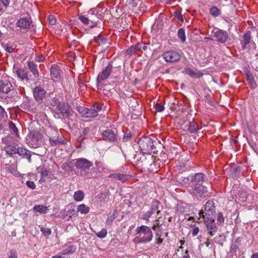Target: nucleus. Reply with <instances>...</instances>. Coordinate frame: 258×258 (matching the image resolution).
Returning a JSON list of instances; mask_svg holds the SVG:
<instances>
[{
	"instance_id": "nucleus-64",
	"label": "nucleus",
	"mask_w": 258,
	"mask_h": 258,
	"mask_svg": "<svg viewBox=\"0 0 258 258\" xmlns=\"http://www.w3.org/2000/svg\"><path fill=\"white\" fill-rule=\"evenodd\" d=\"M48 19L49 20V22L51 25H54L55 24L56 19L53 16H49Z\"/></svg>"
},
{
	"instance_id": "nucleus-56",
	"label": "nucleus",
	"mask_w": 258,
	"mask_h": 258,
	"mask_svg": "<svg viewBox=\"0 0 258 258\" xmlns=\"http://www.w3.org/2000/svg\"><path fill=\"white\" fill-rule=\"evenodd\" d=\"M2 45L3 47L4 48L5 50L9 52V53H12L14 51V49L12 46H9L8 44H5L3 43H2Z\"/></svg>"
},
{
	"instance_id": "nucleus-18",
	"label": "nucleus",
	"mask_w": 258,
	"mask_h": 258,
	"mask_svg": "<svg viewBox=\"0 0 258 258\" xmlns=\"http://www.w3.org/2000/svg\"><path fill=\"white\" fill-rule=\"evenodd\" d=\"M13 72L20 80L26 82L29 81L28 71L23 68L14 67Z\"/></svg>"
},
{
	"instance_id": "nucleus-23",
	"label": "nucleus",
	"mask_w": 258,
	"mask_h": 258,
	"mask_svg": "<svg viewBox=\"0 0 258 258\" xmlns=\"http://www.w3.org/2000/svg\"><path fill=\"white\" fill-rule=\"evenodd\" d=\"M50 76L52 79L55 81H58L60 80V69L57 66L53 65L50 69Z\"/></svg>"
},
{
	"instance_id": "nucleus-59",
	"label": "nucleus",
	"mask_w": 258,
	"mask_h": 258,
	"mask_svg": "<svg viewBox=\"0 0 258 258\" xmlns=\"http://www.w3.org/2000/svg\"><path fill=\"white\" fill-rule=\"evenodd\" d=\"M174 16L176 18V19L180 21L183 22V18L181 15V14L180 12H175L174 13Z\"/></svg>"
},
{
	"instance_id": "nucleus-9",
	"label": "nucleus",
	"mask_w": 258,
	"mask_h": 258,
	"mask_svg": "<svg viewBox=\"0 0 258 258\" xmlns=\"http://www.w3.org/2000/svg\"><path fill=\"white\" fill-rule=\"evenodd\" d=\"M103 139L111 143H115L118 141L117 131L116 128L107 129L102 134Z\"/></svg>"
},
{
	"instance_id": "nucleus-27",
	"label": "nucleus",
	"mask_w": 258,
	"mask_h": 258,
	"mask_svg": "<svg viewBox=\"0 0 258 258\" xmlns=\"http://www.w3.org/2000/svg\"><path fill=\"white\" fill-rule=\"evenodd\" d=\"M109 177L116 179L123 183L130 177V175L126 174L113 173L110 174Z\"/></svg>"
},
{
	"instance_id": "nucleus-43",
	"label": "nucleus",
	"mask_w": 258,
	"mask_h": 258,
	"mask_svg": "<svg viewBox=\"0 0 258 258\" xmlns=\"http://www.w3.org/2000/svg\"><path fill=\"white\" fill-rule=\"evenodd\" d=\"M178 37L180 39L182 42H184L186 40L185 30L183 28H180L177 32Z\"/></svg>"
},
{
	"instance_id": "nucleus-7",
	"label": "nucleus",
	"mask_w": 258,
	"mask_h": 258,
	"mask_svg": "<svg viewBox=\"0 0 258 258\" xmlns=\"http://www.w3.org/2000/svg\"><path fill=\"white\" fill-rule=\"evenodd\" d=\"M215 213V207L214 203L212 201H207L205 205L204 210H201L199 212V216L202 218L205 222L206 219H211L212 215Z\"/></svg>"
},
{
	"instance_id": "nucleus-21",
	"label": "nucleus",
	"mask_w": 258,
	"mask_h": 258,
	"mask_svg": "<svg viewBox=\"0 0 258 258\" xmlns=\"http://www.w3.org/2000/svg\"><path fill=\"white\" fill-rule=\"evenodd\" d=\"M33 93L35 99L39 101L45 97L46 92L42 88L36 87L33 89Z\"/></svg>"
},
{
	"instance_id": "nucleus-46",
	"label": "nucleus",
	"mask_w": 258,
	"mask_h": 258,
	"mask_svg": "<svg viewBox=\"0 0 258 258\" xmlns=\"http://www.w3.org/2000/svg\"><path fill=\"white\" fill-rule=\"evenodd\" d=\"M217 224L219 226H223L224 223L225 218L222 212H219L217 214Z\"/></svg>"
},
{
	"instance_id": "nucleus-55",
	"label": "nucleus",
	"mask_w": 258,
	"mask_h": 258,
	"mask_svg": "<svg viewBox=\"0 0 258 258\" xmlns=\"http://www.w3.org/2000/svg\"><path fill=\"white\" fill-rule=\"evenodd\" d=\"M28 151L25 148L19 147V148H17V154H19L20 156H23V157Z\"/></svg>"
},
{
	"instance_id": "nucleus-39",
	"label": "nucleus",
	"mask_w": 258,
	"mask_h": 258,
	"mask_svg": "<svg viewBox=\"0 0 258 258\" xmlns=\"http://www.w3.org/2000/svg\"><path fill=\"white\" fill-rule=\"evenodd\" d=\"M89 131L90 130L88 127L84 128L81 135L77 138V142L81 143H82L84 140L86 138Z\"/></svg>"
},
{
	"instance_id": "nucleus-63",
	"label": "nucleus",
	"mask_w": 258,
	"mask_h": 258,
	"mask_svg": "<svg viewBox=\"0 0 258 258\" xmlns=\"http://www.w3.org/2000/svg\"><path fill=\"white\" fill-rule=\"evenodd\" d=\"M199 232V228L197 227H194L192 230V232H191L192 235L193 236H196L198 234Z\"/></svg>"
},
{
	"instance_id": "nucleus-14",
	"label": "nucleus",
	"mask_w": 258,
	"mask_h": 258,
	"mask_svg": "<svg viewBox=\"0 0 258 258\" xmlns=\"http://www.w3.org/2000/svg\"><path fill=\"white\" fill-rule=\"evenodd\" d=\"M75 164L76 167L81 171H86L89 169L93 165L91 161L85 158L77 159Z\"/></svg>"
},
{
	"instance_id": "nucleus-44",
	"label": "nucleus",
	"mask_w": 258,
	"mask_h": 258,
	"mask_svg": "<svg viewBox=\"0 0 258 258\" xmlns=\"http://www.w3.org/2000/svg\"><path fill=\"white\" fill-rule=\"evenodd\" d=\"M210 13L213 17H218L221 14L220 10L216 6H213L210 9Z\"/></svg>"
},
{
	"instance_id": "nucleus-60",
	"label": "nucleus",
	"mask_w": 258,
	"mask_h": 258,
	"mask_svg": "<svg viewBox=\"0 0 258 258\" xmlns=\"http://www.w3.org/2000/svg\"><path fill=\"white\" fill-rule=\"evenodd\" d=\"M26 185L30 189H34L36 187V185L33 181H27L26 182Z\"/></svg>"
},
{
	"instance_id": "nucleus-6",
	"label": "nucleus",
	"mask_w": 258,
	"mask_h": 258,
	"mask_svg": "<svg viewBox=\"0 0 258 258\" xmlns=\"http://www.w3.org/2000/svg\"><path fill=\"white\" fill-rule=\"evenodd\" d=\"M47 136L51 146H59L65 143L63 138L59 135V133L56 128H49L47 131Z\"/></svg>"
},
{
	"instance_id": "nucleus-37",
	"label": "nucleus",
	"mask_w": 258,
	"mask_h": 258,
	"mask_svg": "<svg viewBox=\"0 0 258 258\" xmlns=\"http://www.w3.org/2000/svg\"><path fill=\"white\" fill-rule=\"evenodd\" d=\"M117 215L118 214L116 210H114L112 214H109L107 215V218L106 221V225L108 226L111 225L113 220L117 217Z\"/></svg>"
},
{
	"instance_id": "nucleus-22",
	"label": "nucleus",
	"mask_w": 258,
	"mask_h": 258,
	"mask_svg": "<svg viewBox=\"0 0 258 258\" xmlns=\"http://www.w3.org/2000/svg\"><path fill=\"white\" fill-rule=\"evenodd\" d=\"M205 222L207 223L206 225L208 233L211 236H213L217 231V227L215 223L214 220L212 218L211 219H206V221Z\"/></svg>"
},
{
	"instance_id": "nucleus-11",
	"label": "nucleus",
	"mask_w": 258,
	"mask_h": 258,
	"mask_svg": "<svg viewBox=\"0 0 258 258\" xmlns=\"http://www.w3.org/2000/svg\"><path fill=\"white\" fill-rule=\"evenodd\" d=\"M102 109L101 106L98 103H95L90 108H83V115L86 117H94L98 115V112Z\"/></svg>"
},
{
	"instance_id": "nucleus-38",
	"label": "nucleus",
	"mask_w": 258,
	"mask_h": 258,
	"mask_svg": "<svg viewBox=\"0 0 258 258\" xmlns=\"http://www.w3.org/2000/svg\"><path fill=\"white\" fill-rule=\"evenodd\" d=\"M113 89V86L110 84H104L102 88L103 93L106 96H111L112 95L111 90Z\"/></svg>"
},
{
	"instance_id": "nucleus-58",
	"label": "nucleus",
	"mask_w": 258,
	"mask_h": 258,
	"mask_svg": "<svg viewBox=\"0 0 258 258\" xmlns=\"http://www.w3.org/2000/svg\"><path fill=\"white\" fill-rule=\"evenodd\" d=\"M164 106L160 103H156L155 105L156 110L158 112L163 111L164 110Z\"/></svg>"
},
{
	"instance_id": "nucleus-47",
	"label": "nucleus",
	"mask_w": 258,
	"mask_h": 258,
	"mask_svg": "<svg viewBox=\"0 0 258 258\" xmlns=\"http://www.w3.org/2000/svg\"><path fill=\"white\" fill-rule=\"evenodd\" d=\"M95 40L97 43H99V45H100L101 44H106L107 41V39L106 38L103 37L100 35H98L96 37H95Z\"/></svg>"
},
{
	"instance_id": "nucleus-35",
	"label": "nucleus",
	"mask_w": 258,
	"mask_h": 258,
	"mask_svg": "<svg viewBox=\"0 0 258 258\" xmlns=\"http://www.w3.org/2000/svg\"><path fill=\"white\" fill-rule=\"evenodd\" d=\"M160 203L158 200H153L151 203V205L149 211L152 212L153 214L156 211H157V214L160 213V211L158 210Z\"/></svg>"
},
{
	"instance_id": "nucleus-40",
	"label": "nucleus",
	"mask_w": 258,
	"mask_h": 258,
	"mask_svg": "<svg viewBox=\"0 0 258 258\" xmlns=\"http://www.w3.org/2000/svg\"><path fill=\"white\" fill-rule=\"evenodd\" d=\"M78 212H80L82 214H87L90 210V208L84 204H80L77 207Z\"/></svg>"
},
{
	"instance_id": "nucleus-45",
	"label": "nucleus",
	"mask_w": 258,
	"mask_h": 258,
	"mask_svg": "<svg viewBox=\"0 0 258 258\" xmlns=\"http://www.w3.org/2000/svg\"><path fill=\"white\" fill-rule=\"evenodd\" d=\"M79 20L84 25H89L90 23V21L87 18L86 15H82L80 14L78 15Z\"/></svg>"
},
{
	"instance_id": "nucleus-53",
	"label": "nucleus",
	"mask_w": 258,
	"mask_h": 258,
	"mask_svg": "<svg viewBox=\"0 0 258 258\" xmlns=\"http://www.w3.org/2000/svg\"><path fill=\"white\" fill-rule=\"evenodd\" d=\"M9 126L11 131L14 134H17L18 132V130L16 126V125L11 121L9 122Z\"/></svg>"
},
{
	"instance_id": "nucleus-28",
	"label": "nucleus",
	"mask_w": 258,
	"mask_h": 258,
	"mask_svg": "<svg viewBox=\"0 0 258 258\" xmlns=\"http://www.w3.org/2000/svg\"><path fill=\"white\" fill-rule=\"evenodd\" d=\"M188 206L187 204L184 202H179L176 205V212L180 214H183L187 212Z\"/></svg>"
},
{
	"instance_id": "nucleus-1",
	"label": "nucleus",
	"mask_w": 258,
	"mask_h": 258,
	"mask_svg": "<svg viewBox=\"0 0 258 258\" xmlns=\"http://www.w3.org/2000/svg\"><path fill=\"white\" fill-rule=\"evenodd\" d=\"M139 149L142 154H156L161 144L157 139L153 140L149 137H144L138 141Z\"/></svg>"
},
{
	"instance_id": "nucleus-2",
	"label": "nucleus",
	"mask_w": 258,
	"mask_h": 258,
	"mask_svg": "<svg viewBox=\"0 0 258 258\" xmlns=\"http://www.w3.org/2000/svg\"><path fill=\"white\" fill-rule=\"evenodd\" d=\"M137 236L135 238V241L138 243H146L150 242L153 237V234L151 229L145 225L138 226L135 230Z\"/></svg>"
},
{
	"instance_id": "nucleus-15",
	"label": "nucleus",
	"mask_w": 258,
	"mask_h": 258,
	"mask_svg": "<svg viewBox=\"0 0 258 258\" xmlns=\"http://www.w3.org/2000/svg\"><path fill=\"white\" fill-rule=\"evenodd\" d=\"M191 185H195L196 184H202L207 179L206 175L202 172L197 173L194 174H191L189 176Z\"/></svg>"
},
{
	"instance_id": "nucleus-33",
	"label": "nucleus",
	"mask_w": 258,
	"mask_h": 258,
	"mask_svg": "<svg viewBox=\"0 0 258 258\" xmlns=\"http://www.w3.org/2000/svg\"><path fill=\"white\" fill-rule=\"evenodd\" d=\"M152 229L155 231V235L163 234L162 228V224L160 223L159 220H156L155 223L153 224Z\"/></svg>"
},
{
	"instance_id": "nucleus-20",
	"label": "nucleus",
	"mask_w": 258,
	"mask_h": 258,
	"mask_svg": "<svg viewBox=\"0 0 258 258\" xmlns=\"http://www.w3.org/2000/svg\"><path fill=\"white\" fill-rule=\"evenodd\" d=\"M183 73L188 75L190 77L193 79H199L203 76V74L200 71L197 70L195 71L189 67H185Z\"/></svg>"
},
{
	"instance_id": "nucleus-29",
	"label": "nucleus",
	"mask_w": 258,
	"mask_h": 258,
	"mask_svg": "<svg viewBox=\"0 0 258 258\" xmlns=\"http://www.w3.org/2000/svg\"><path fill=\"white\" fill-rule=\"evenodd\" d=\"M201 129L198 124L194 120L190 121L188 124V131L191 134H196Z\"/></svg>"
},
{
	"instance_id": "nucleus-57",
	"label": "nucleus",
	"mask_w": 258,
	"mask_h": 258,
	"mask_svg": "<svg viewBox=\"0 0 258 258\" xmlns=\"http://www.w3.org/2000/svg\"><path fill=\"white\" fill-rule=\"evenodd\" d=\"M40 230L46 236L49 235L51 233V230L49 228L41 227Z\"/></svg>"
},
{
	"instance_id": "nucleus-8",
	"label": "nucleus",
	"mask_w": 258,
	"mask_h": 258,
	"mask_svg": "<svg viewBox=\"0 0 258 258\" xmlns=\"http://www.w3.org/2000/svg\"><path fill=\"white\" fill-rule=\"evenodd\" d=\"M190 193L197 197L205 198L208 196V191L207 187L202 184H196L190 185Z\"/></svg>"
},
{
	"instance_id": "nucleus-31",
	"label": "nucleus",
	"mask_w": 258,
	"mask_h": 258,
	"mask_svg": "<svg viewBox=\"0 0 258 258\" xmlns=\"http://www.w3.org/2000/svg\"><path fill=\"white\" fill-rule=\"evenodd\" d=\"M241 238L238 237L234 241L233 243L231 246L230 251L232 253H236V251L239 249V247L241 245Z\"/></svg>"
},
{
	"instance_id": "nucleus-34",
	"label": "nucleus",
	"mask_w": 258,
	"mask_h": 258,
	"mask_svg": "<svg viewBox=\"0 0 258 258\" xmlns=\"http://www.w3.org/2000/svg\"><path fill=\"white\" fill-rule=\"evenodd\" d=\"M28 67L35 77L37 78L39 77L37 66L33 61H29L28 62Z\"/></svg>"
},
{
	"instance_id": "nucleus-49",
	"label": "nucleus",
	"mask_w": 258,
	"mask_h": 258,
	"mask_svg": "<svg viewBox=\"0 0 258 258\" xmlns=\"http://www.w3.org/2000/svg\"><path fill=\"white\" fill-rule=\"evenodd\" d=\"M71 162H67L63 163L61 165V168L66 172H69L71 170Z\"/></svg>"
},
{
	"instance_id": "nucleus-41",
	"label": "nucleus",
	"mask_w": 258,
	"mask_h": 258,
	"mask_svg": "<svg viewBox=\"0 0 258 258\" xmlns=\"http://www.w3.org/2000/svg\"><path fill=\"white\" fill-rule=\"evenodd\" d=\"M84 198V194L82 190H77L74 195V200L77 202L82 201Z\"/></svg>"
},
{
	"instance_id": "nucleus-52",
	"label": "nucleus",
	"mask_w": 258,
	"mask_h": 258,
	"mask_svg": "<svg viewBox=\"0 0 258 258\" xmlns=\"http://www.w3.org/2000/svg\"><path fill=\"white\" fill-rule=\"evenodd\" d=\"M96 236L100 238H103L106 236L107 230L105 228L102 229V230L96 234Z\"/></svg>"
},
{
	"instance_id": "nucleus-13",
	"label": "nucleus",
	"mask_w": 258,
	"mask_h": 258,
	"mask_svg": "<svg viewBox=\"0 0 258 258\" xmlns=\"http://www.w3.org/2000/svg\"><path fill=\"white\" fill-rule=\"evenodd\" d=\"M162 56L166 62H174L180 59V54L174 50H169L163 53Z\"/></svg>"
},
{
	"instance_id": "nucleus-51",
	"label": "nucleus",
	"mask_w": 258,
	"mask_h": 258,
	"mask_svg": "<svg viewBox=\"0 0 258 258\" xmlns=\"http://www.w3.org/2000/svg\"><path fill=\"white\" fill-rule=\"evenodd\" d=\"M132 134L130 132L124 133L122 140L123 142H126L131 140Z\"/></svg>"
},
{
	"instance_id": "nucleus-25",
	"label": "nucleus",
	"mask_w": 258,
	"mask_h": 258,
	"mask_svg": "<svg viewBox=\"0 0 258 258\" xmlns=\"http://www.w3.org/2000/svg\"><path fill=\"white\" fill-rule=\"evenodd\" d=\"M142 44L138 43L136 45L131 46L126 51V54L129 56L135 54L137 51L142 50Z\"/></svg>"
},
{
	"instance_id": "nucleus-12",
	"label": "nucleus",
	"mask_w": 258,
	"mask_h": 258,
	"mask_svg": "<svg viewBox=\"0 0 258 258\" xmlns=\"http://www.w3.org/2000/svg\"><path fill=\"white\" fill-rule=\"evenodd\" d=\"M214 37L216 38V40L221 43H225L228 38V33L222 29L215 28L213 31Z\"/></svg>"
},
{
	"instance_id": "nucleus-62",
	"label": "nucleus",
	"mask_w": 258,
	"mask_h": 258,
	"mask_svg": "<svg viewBox=\"0 0 258 258\" xmlns=\"http://www.w3.org/2000/svg\"><path fill=\"white\" fill-rule=\"evenodd\" d=\"M5 115H7L5 109L0 105V119L3 118Z\"/></svg>"
},
{
	"instance_id": "nucleus-16",
	"label": "nucleus",
	"mask_w": 258,
	"mask_h": 258,
	"mask_svg": "<svg viewBox=\"0 0 258 258\" xmlns=\"http://www.w3.org/2000/svg\"><path fill=\"white\" fill-rule=\"evenodd\" d=\"M253 42L251 37V32L250 31H246L240 39L241 49L245 50L249 47V44Z\"/></svg>"
},
{
	"instance_id": "nucleus-42",
	"label": "nucleus",
	"mask_w": 258,
	"mask_h": 258,
	"mask_svg": "<svg viewBox=\"0 0 258 258\" xmlns=\"http://www.w3.org/2000/svg\"><path fill=\"white\" fill-rule=\"evenodd\" d=\"M76 247L73 245H70L66 249L62 250L61 253L62 254H68L73 253L75 251Z\"/></svg>"
},
{
	"instance_id": "nucleus-54",
	"label": "nucleus",
	"mask_w": 258,
	"mask_h": 258,
	"mask_svg": "<svg viewBox=\"0 0 258 258\" xmlns=\"http://www.w3.org/2000/svg\"><path fill=\"white\" fill-rule=\"evenodd\" d=\"M153 214L149 210L145 212L141 217V219L145 220H149Z\"/></svg>"
},
{
	"instance_id": "nucleus-48",
	"label": "nucleus",
	"mask_w": 258,
	"mask_h": 258,
	"mask_svg": "<svg viewBox=\"0 0 258 258\" xmlns=\"http://www.w3.org/2000/svg\"><path fill=\"white\" fill-rule=\"evenodd\" d=\"M50 103L52 106L56 107L57 109L61 104V102H60L57 98L55 97L51 99Z\"/></svg>"
},
{
	"instance_id": "nucleus-19",
	"label": "nucleus",
	"mask_w": 258,
	"mask_h": 258,
	"mask_svg": "<svg viewBox=\"0 0 258 258\" xmlns=\"http://www.w3.org/2000/svg\"><path fill=\"white\" fill-rule=\"evenodd\" d=\"M97 13L98 12L97 11L96 8H91L86 14L90 23H92V25L90 26L92 28L96 27V26L97 25L96 20L98 18Z\"/></svg>"
},
{
	"instance_id": "nucleus-32",
	"label": "nucleus",
	"mask_w": 258,
	"mask_h": 258,
	"mask_svg": "<svg viewBox=\"0 0 258 258\" xmlns=\"http://www.w3.org/2000/svg\"><path fill=\"white\" fill-rule=\"evenodd\" d=\"M4 150L6 154L11 157H12L14 154H17V148L13 145H8L4 147Z\"/></svg>"
},
{
	"instance_id": "nucleus-10",
	"label": "nucleus",
	"mask_w": 258,
	"mask_h": 258,
	"mask_svg": "<svg viewBox=\"0 0 258 258\" xmlns=\"http://www.w3.org/2000/svg\"><path fill=\"white\" fill-rule=\"evenodd\" d=\"M112 70V62H109L105 67L103 68L102 72L98 74L96 79L97 84H98L108 79L111 75Z\"/></svg>"
},
{
	"instance_id": "nucleus-3",
	"label": "nucleus",
	"mask_w": 258,
	"mask_h": 258,
	"mask_svg": "<svg viewBox=\"0 0 258 258\" xmlns=\"http://www.w3.org/2000/svg\"><path fill=\"white\" fill-rule=\"evenodd\" d=\"M135 159H137L138 164L141 163V166L147 169L150 172H156L157 168L155 167L154 158L150 155L146 156L145 154L140 153L135 155Z\"/></svg>"
},
{
	"instance_id": "nucleus-36",
	"label": "nucleus",
	"mask_w": 258,
	"mask_h": 258,
	"mask_svg": "<svg viewBox=\"0 0 258 258\" xmlns=\"http://www.w3.org/2000/svg\"><path fill=\"white\" fill-rule=\"evenodd\" d=\"M34 212H38L40 214H45L47 212L48 208L47 206L44 205H35L33 208Z\"/></svg>"
},
{
	"instance_id": "nucleus-50",
	"label": "nucleus",
	"mask_w": 258,
	"mask_h": 258,
	"mask_svg": "<svg viewBox=\"0 0 258 258\" xmlns=\"http://www.w3.org/2000/svg\"><path fill=\"white\" fill-rule=\"evenodd\" d=\"M163 234H159L157 233V235H155V243L157 245H160L163 241Z\"/></svg>"
},
{
	"instance_id": "nucleus-5",
	"label": "nucleus",
	"mask_w": 258,
	"mask_h": 258,
	"mask_svg": "<svg viewBox=\"0 0 258 258\" xmlns=\"http://www.w3.org/2000/svg\"><path fill=\"white\" fill-rule=\"evenodd\" d=\"M16 94L14 87L8 80L0 81V97L2 98H12Z\"/></svg>"
},
{
	"instance_id": "nucleus-17",
	"label": "nucleus",
	"mask_w": 258,
	"mask_h": 258,
	"mask_svg": "<svg viewBox=\"0 0 258 258\" xmlns=\"http://www.w3.org/2000/svg\"><path fill=\"white\" fill-rule=\"evenodd\" d=\"M32 23L31 18L29 16H27L26 17L19 19L16 23V25L17 27L21 29L27 30L30 28Z\"/></svg>"
},
{
	"instance_id": "nucleus-24",
	"label": "nucleus",
	"mask_w": 258,
	"mask_h": 258,
	"mask_svg": "<svg viewBox=\"0 0 258 258\" xmlns=\"http://www.w3.org/2000/svg\"><path fill=\"white\" fill-rule=\"evenodd\" d=\"M244 73L249 87L252 89L256 88L257 87V84L254 80L253 75L250 73V72L248 70H246L244 71Z\"/></svg>"
},
{
	"instance_id": "nucleus-61",
	"label": "nucleus",
	"mask_w": 258,
	"mask_h": 258,
	"mask_svg": "<svg viewBox=\"0 0 258 258\" xmlns=\"http://www.w3.org/2000/svg\"><path fill=\"white\" fill-rule=\"evenodd\" d=\"M179 258H190L188 250L186 249L184 252H182V256Z\"/></svg>"
},
{
	"instance_id": "nucleus-30",
	"label": "nucleus",
	"mask_w": 258,
	"mask_h": 258,
	"mask_svg": "<svg viewBox=\"0 0 258 258\" xmlns=\"http://www.w3.org/2000/svg\"><path fill=\"white\" fill-rule=\"evenodd\" d=\"M28 138L33 142H39L42 139L41 134L37 131H33L29 133Z\"/></svg>"
},
{
	"instance_id": "nucleus-4",
	"label": "nucleus",
	"mask_w": 258,
	"mask_h": 258,
	"mask_svg": "<svg viewBox=\"0 0 258 258\" xmlns=\"http://www.w3.org/2000/svg\"><path fill=\"white\" fill-rule=\"evenodd\" d=\"M57 109L58 111L55 113V117L60 119L62 122L68 124L69 122L68 121L70 116L72 115V110L70 105L64 101H62Z\"/></svg>"
},
{
	"instance_id": "nucleus-26",
	"label": "nucleus",
	"mask_w": 258,
	"mask_h": 258,
	"mask_svg": "<svg viewBox=\"0 0 258 258\" xmlns=\"http://www.w3.org/2000/svg\"><path fill=\"white\" fill-rule=\"evenodd\" d=\"M37 171L38 173H39L41 175L40 180L42 181H45V178L46 176H48V175H52V173H51L47 169L44 167V166H40L37 168Z\"/></svg>"
}]
</instances>
